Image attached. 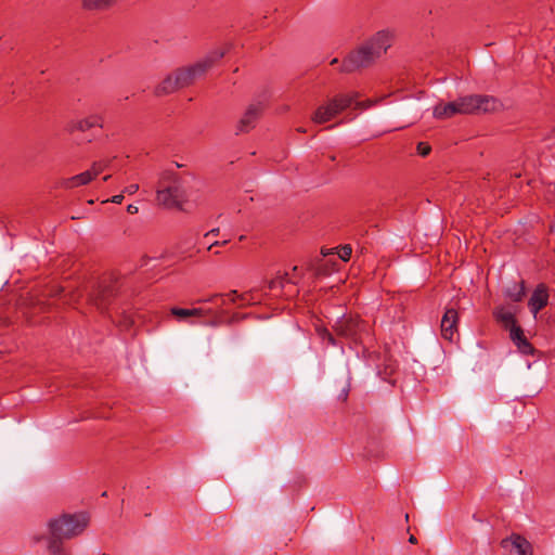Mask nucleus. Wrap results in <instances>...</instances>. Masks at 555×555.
I'll return each mask as SVG.
<instances>
[{
  "label": "nucleus",
  "instance_id": "obj_1",
  "mask_svg": "<svg viewBox=\"0 0 555 555\" xmlns=\"http://www.w3.org/2000/svg\"><path fill=\"white\" fill-rule=\"evenodd\" d=\"M393 35L389 30L377 31L367 42L344 59L340 72L352 73L366 67L380 57L392 43Z\"/></svg>",
  "mask_w": 555,
  "mask_h": 555
},
{
  "label": "nucleus",
  "instance_id": "obj_2",
  "mask_svg": "<svg viewBox=\"0 0 555 555\" xmlns=\"http://www.w3.org/2000/svg\"><path fill=\"white\" fill-rule=\"evenodd\" d=\"M89 524L86 513L63 514L48 522L50 534L62 539H72L81 534Z\"/></svg>",
  "mask_w": 555,
  "mask_h": 555
},
{
  "label": "nucleus",
  "instance_id": "obj_3",
  "mask_svg": "<svg viewBox=\"0 0 555 555\" xmlns=\"http://www.w3.org/2000/svg\"><path fill=\"white\" fill-rule=\"evenodd\" d=\"M254 292H248L244 294H237L236 291H232L227 295L223 294H215L209 298L205 299H198L197 302L206 304L211 302L215 305V307H197L193 308V310L201 311L198 313H195V317H211V318H218L221 315L222 307L228 304V301H231L233 304H236L237 301H241V306L253 304L255 300Z\"/></svg>",
  "mask_w": 555,
  "mask_h": 555
},
{
  "label": "nucleus",
  "instance_id": "obj_4",
  "mask_svg": "<svg viewBox=\"0 0 555 555\" xmlns=\"http://www.w3.org/2000/svg\"><path fill=\"white\" fill-rule=\"evenodd\" d=\"M169 184L157 191L156 199L158 204L167 208H181L189 197L186 180L176 173L169 175Z\"/></svg>",
  "mask_w": 555,
  "mask_h": 555
},
{
  "label": "nucleus",
  "instance_id": "obj_5",
  "mask_svg": "<svg viewBox=\"0 0 555 555\" xmlns=\"http://www.w3.org/2000/svg\"><path fill=\"white\" fill-rule=\"evenodd\" d=\"M357 98V92L334 96L326 103L317 107L311 117L312 121L321 125L332 120L338 114L350 107L356 102Z\"/></svg>",
  "mask_w": 555,
  "mask_h": 555
},
{
  "label": "nucleus",
  "instance_id": "obj_6",
  "mask_svg": "<svg viewBox=\"0 0 555 555\" xmlns=\"http://www.w3.org/2000/svg\"><path fill=\"white\" fill-rule=\"evenodd\" d=\"M455 102L460 115L493 113L502 108L501 101L492 95H466Z\"/></svg>",
  "mask_w": 555,
  "mask_h": 555
},
{
  "label": "nucleus",
  "instance_id": "obj_7",
  "mask_svg": "<svg viewBox=\"0 0 555 555\" xmlns=\"http://www.w3.org/2000/svg\"><path fill=\"white\" fill-rule=\"evenodd\" d=\"M455 102L460 115L493 113L502 108L501 101L492 95H466Z\"/></svg>",
  "mask_w": 555,
  "mask_h": 555
},
{
  "label": "nucleus",
  "instance_id": "obj_8",
  "mask_svg": "<svg viewBox=\"0 0 555 555\" xmlns=\"http://www.w3.org/2000/svg\"><path fill=\"white\" fill-rule=\"evenodd\" d=\"M333 330L338 337L357 344L366 332V324L359 317L344 314L336 320Z\"/></svg>",
  "mask_w": 555,
  "mask_h": 555
},
{
  "label": "nucleus",
  "instance_id": "obj_9",
  "mask_svg": "<svg viewBox=\"0 0 555 555\" xmlns=\"http://www.w3.org/2000/svg\"><path fill=\"white\" fill-rule=\"evenodd\" d=\"M115 286L112 283L103 281L90 294V301L99 310L104 311L108 307L111 298L115 295Z\"/></svg>",
  "mask_w": 555,
  "mask_h": 555
},
{
  "label": "nucleus",
  "instance_id": "obj_10",
  "mask_svg": "<svg viewBox=\"0 0 555 555\" xmlns=\"http://www.w3.org/2000/svg\"><path fill=\"white\" fill-rule=\"evenodd\" d=\"M459 312L455 308H447L441 320V336L453 341L459 336Z\"/></svg>",
  "mask_w": 555,
  "mask_h": 555
},
{
  "label": "nucleus",
  "instance_id": "obj_11",
  "mask_svg": "<svg viewBox=\"0 0 555 555\" xmlns=\"http://www.w3.org/2000/svg\"><path fill=\"white\" fill-rule=\"evenodd\" d=\"M205 74V66L197 63L188 67L181 68L173 73L180 88H184L193 83L197 78Z\"/></svg>",
  "mask_w": 555,
  "mask_h": 555
},
{
  "label": "nucleus",
  "instance_id": "obj_12",
  "mask_svg": "<svg viewBox=\"0 0 555 555\" xmlns=\"http://www.w3.org/2000/svg\"><path fill=\"white\" fill-rule=\"evenodd\" d=\"M262 112V105L261 103H251L242 118L238 121L237 130L240 132H248L250 129H253L256 125V121L258 117L260 116Z\"/></svg>",
  "mask_w": 555,
  "mask_h": 555
},
{
  "label": "nucleus",
  "instance_id": "obj_13",
  "mask_svg": "<svg viewBox=\"0 0 555 555\" xmlns=\"http://www.w3.org/2000/svg\"><path fill=\"white\" fill-rule=\"evenodd\" d=\"M503 548H507L509 545L516 551L517 555H532L533 547L531 543L520 534L513 533L511 537L501 541Z\"/></svg>",
  "mask_w": 555,
  "mask_h": 555
},
{
  "label": "nucleus",
  "instance_id": "obj_14",
  "mask_svg": "<svg viewBox=\"0 0 555 555\" xmlns=\"http://www.w3.org/2000/svg\"><path fill=\"white\" fill-rule=\"evenodd\" d=\"M93 127L103 128L102 116L94 114V115L87 116L85 118L74 119L68 124L67 130L69 132L87 131Z\"/></svg>",
  "mask_w": 555,
  "mask_h": 555
},
{
  "label": "nucleus",
  "instance_id": "obj_15",
  "mask_svg": "<svg viewBox=\"0 0 555 555\" xmlns=\"http://www.w3.org/2000/svg\"><path fill=\"white\" fill-rule=\"evenodd\" d=\"M548 302V293L544 284H539L533 291L528 307L532 314L535 317Z\"/></svg>",
  "mask_w": 555,
  "mask_h": 555
},
{
  "label": "nucleus",
  "instance_id": "obj_16",
  "mask_svg": "<svg viewBox=\"0 0 555 555\" xmlns=\"http://www.w3.org/2000/svg\"><path fill=\"white\" fill-rule=\"evenodd\" d=\"M509 336L521 353L533 354L534 348L525 337L524 332L519 326L512 327L509 331Z\"/></svg>",
  "mask_w": 555,
  "mask_h": 555
},
{
  "label": "nucleus",
  "instance_id": "obj_17",
  "mask_svg": "<svg viewBox=\"0 0 555 555\" xmlns=\"http://www.w3.org/2000/svg\"><path fill=\"white\" fill-rule=\"evenodd\" d=\"M93 179L94 178L90 170H87L70 178L63 179L61 181V186L67 190L75 189L90 183Z\"/></svg>",
  "mask_w": 555,
  "mask_h": 555
},
{
  "label": "nucleus",
  "instance_id": "obj_18",
  "mask_svg": "<svg viewBox=\"0 0 555 555\" xmlns=\"http://www.w3.org/2000/svg\"><path fill=\"white\" fill-rule=\"evenodd\" d=\"M116 2L117 0H81V8L88 12H105Z\"/></svg>",
  "mask_w": 555,
  "mask_h": 555
},
{
  "label": "nucleus",
  "instance_id": "obj_19",
  "mask_svg": "<svg viewBox=\"0 0 555 555\" xmlns=\"http://www.w3.org/2000/svg\"><path fill=\"white\" fill-rule=\"evenodd\" d=\"M434 117L438 119H447L451 118L454 115H460L457 112V105L455 101L446 103V104H438L434 107L433 112Z\"/></svg>",
  "mask_w": 555,
  "mask_h": 555
},
{
  "label": "nucleus",
  "instance_id": "obj_20",
  "mask_svg": "<svg viewBox=\"0 0 555 555\" xmlns=\"http://www.w3.org/2000/svg\"><path fill=\"white\" fill-rule=\"evenodd\" d=\"M199 311L186 308L172 307L170 309L171 315H173L179 322H186L189 324H196L191 318L195 317V313Z\"/></svg>",
  "mask_w": 555,
  "mask_h": 555
},
{
  "label": "nucleus",
  "instance_id": "obj_21",
  "mask_svg": "<svg viewBox=\"0 0 555 555\" xmlns=\"http://www.w3.org/2000/svg\"><path fill=\"white\" fill-rule=\"evenodd\" d=\"M494 317L504 326L509 327V330L517 326L514 313L504 307L495 309Z\"/></svg>",
  "mask_w": 555,
  "mask_h": 555
},
{
  "label": "nucleus",
  "instance_id": "obj_22",
  "mask_svg": "<svg viewBox=\"0 0 555 555\" xmlns=\"http://www.w3.org/2000/svg\"><path fill=\"white\" fill-rule=\"evenodd\" d=\"M178 89H181L175 75H169L166 77L157 87L156 92L157 94H168L177 91Z\"/></svg>",
  "mask_w": 555,
  "mask_h": 555
},
{
  "label": "nucleus",
  "instance_id": "obj_23",
  "mask_svg": "<svg viewBox=\"0 0 555 555\" xmlns=\"http://www.w3.org/2000/svg\"><path fill=\"white\" fill-rule=\"evenodd\" d=\"M505 296L515 302L521 301L525 296V283H514L512 286L506 288Z\"/></svg>",
  "mask_w": 555,
  "mask_h": 555
},
{
  "label": "nucleus",
  "instance_id": "obj_24",
  "mask_svg": "<svg viewBox=\"0 0 555 555\" xmlns=\"http://www.w3.org/2000/svg\"><path fill=\"white\" fill-rule=\"evenodd\" d=\"M48 550L51 555H70L64 547L63 539L51 535L48 543Z\"/></svg>",
  "mask_w": 555,
  "mask_h": 555
},
{
  "label": "nucleus",
  "instance_id": "obj_25",
  "mask_svg": "<svg viewBox=\"0 0 555 555\" xmlns=\"http://www.w3.org/2000/svg\"><path fill=\"white\" fill-rule=\"evenodd\" d=\"M225 54V51L221 48L215 49L211 52L207 54V56L203 60L197 62L198 65L205 66V72L210 68L216 62L221 60Z\"/></svg>",
  "mask_w": 555,
  "mask_h": 555
},
{
  "label": "nucleus",
  "instance_id": "obj_26",
  "mask_svg": "<svg viewBox=\"0 0 555 555\" xmlns=\"http://www.w3.org/2000/svg\"><path fill=\"white\" fill-rule=\"evenodd\" d=\"M286 283H293V281L288 278V273L276 275L268 283V288L278 293L284 287Z\"/></svg>",
  "mask_w": 555,
  "mask_h": 555
},
{
  "label": "nucleus",
  "instance_id": "obj_27",
  "mask_svg": "<svg viewBox=\"0 0 555 555\" xmlns=\"http://www.w3.org/2000/svg\"><path fill=\"white\" fill-rule=\"evenodd\" d=\"M111 160H99L93 163L91 168L89 169L92 173L93 178L95 179L101 172H103L105 169L109 168Z\"/></svg>",
  "mask_w": 555,
  "mask_h": 555
},
{
  "label": "nucleus",
  "instance_id": "obj_28",
  "mask_svg": "<svg viewBox=\"0 0 555 555\" xmlns=\"http://www.w3.org/2000/svg\"><path fill=\"white\" fill-rule=\"evenodd\" d=\"M317 332L322 340H326L332 346H337V340L333 334L325 327H318Z\"/></svg>",
  "mask_w": 555,
  "mask_h": 555
},
{
  "label": "nucleus",
  "instance_id": "obj_29",
  "mask_svg": "<svg viewBox=\"0 0 555 555\" xmlns=\"http://www.w3.org/2000/svg\"><path fill=\"white\" fill-rule=\"evenodd\" d=\"M351 253H352V248L349 245H345L339 248L337 254L341 260L347 261V260H349Z\"/></svg>",
  "mask_w": 555,
  "mask_h": 555
},
{
  "label": "nucleus",
  "instance_id": "obj_30",
  "mask_svg": "<svg viewBox=\"0 0 555 555\" xmlns=\"http://www.w3.org/2000/svg\"><path fill=\"white\" fill-rule=\"evenodd\" d=\"M430 146L427 143L420 142L417 144V153L422 156H427L430 153Z\"/></svg>",
  "mask_w": 555,
  "mask_h": 555
},
{
  "label": "nucleus",
  "instance_id": "obj_31",
  "mask_svg": "<svg viewBox=\"0 0 555 555\" xmlns=\"http://www.w3.org/2000/svg\"><path fill=\"white\" fill-rule=\"evenodd\" d=\"M139 190L138 184H130L124 189V193H127L129 195L134 194Z\"/></svg>",
  "mask_w": 555,
  "mask_h": 555
},
{
  "label": "nucleus",
  "instance_id": "obj_32",
  "mask_svg": "<svg viewBox=\"0 0 555 555\" xmlns=\"http://www.w3.org/2000/svg\"><path fill=\"white\" fill-rule=\"evenodd\" d=\"M124 199L122 194L114 195L111 199H107L106 202H112L114 204H120Z\"/></svg>",
  "mask_w": 555,
  "mask_h": 555
},
{
  "label": "nucleus",
  "instance_id": "obj_33",
  "mask_svg": "<svg viewBox=\"0 0 555 555\" xmlns=\"http://www.w3.org/2000/svg\"><path fill=\"white\" fill-rule=\"evenodd\" d=\"M127 211H128L129 214H131V215H134V214H137V212H138V207H137L135 205H133V204H129V205L127 206Z\"/></svg>",
  "mask_w": 555,
  "mask_h": 555
},
{
  "label": "nucleus",
  "instance_id": "obj_34",
  "mask_svg": "<svg viewBox=\"0 0 555 555\" xmlns=\"http://www.w3.org/2000/svg\"><path fill=\"white\" fill-rule=\"evenodd\" d=\"M218 233H219V229H212L205 234V237H208L210 235H218Z\"/></svg>",
  "mask_w": 555,
  "mask_h": 555
},
{
  "label": "nucleus",
  "instance_id": "obj_35",
  "mask_svg": "<svg viewBox=\"0 0 555 555\" xmlns=\"http://www.w3.org/2000/svg\"><path fill=\"white\" fill-rule=\"evenodd\" d=\"M227 243H228V241H223L222 243H220V242H214V243H211V244L208 246V249H211L212 247L218 246V245H224V244H227Z\"/></svg>",
  "mask_w": 555,
  "mask_h": 555
},
{
  "label": "nucleus",
  "instance_id": "obj_36",
  "mask_svg": "<svg viewBox=\"0 0 555 555\" xmlns=\"http://www.w3.org/2000/svg\"><path fill=\"white\" fill-rule=\"evenodd\" d=\"M409 542H410V543H412V544H414V543H416V542H417V540H416V538H415L414 535H410V538H409Z\"/></svg>",
  "mask_w": 555,
  "mask_h": 555
},
{
  "label": "nucleus",
  "instance_id": "obj_37",
  "mask_svg": "<svg viewBox=\"0 0 555 555\" xmlns=\"http://www.w3.org/2000/svg\"><path fill=\"white\" fill-rule=\"evenodd\" d=\"M337 63H338V59H333V60L331 61V65H334V64H337Z\"/></svg>",
  "mask_w": 555,
  "mask_h": 555
},
{
  "label": "nucleus",
  "instance_id": "obj_38",
  "mask_svg": "<svg viewBox=\"0 0 555 555\" xmlns=\"http://www.w3.org/2000/svg\"><path fill=\"white\" fill-rule=\"evenodd\" d=\"M109 178H111V176L108 175V176H105V177L103 178V180H104V181H107Z\"/></svg>",
  "mask_w": 555,
  "mask_h": 555
}]
</instances>
